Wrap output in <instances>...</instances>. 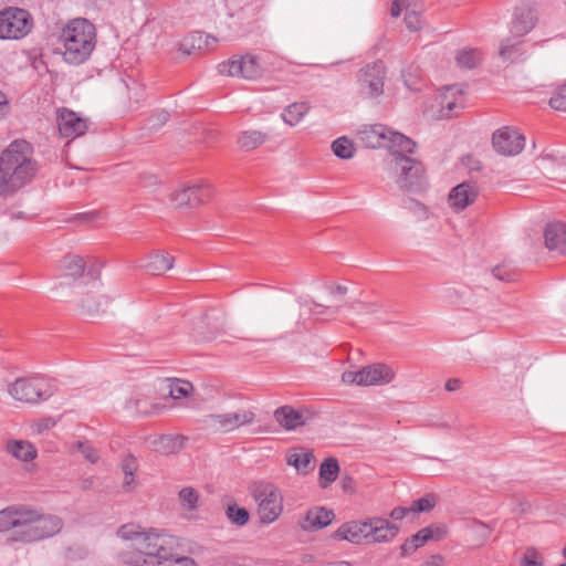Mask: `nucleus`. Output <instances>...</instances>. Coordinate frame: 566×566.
<instances>
[{
    "label": "nucleus",
    "instance_id": "f257e3e1",
    "mask_svg": "<svg viewBox=\"0 0 566 566\" xmlns=\"http://www.w3.org/2000/svg\"><path fill=\"white\" fill-rule=\"evenodd\" d=\"M63 528L61 517L44 514L30 505L14 504L0 511V532L11 531L10 539L34 543L59 534Z\"/></svg>",
    "mask_w": 566,
    "mask_h": 566
},
{
    "label": "nucleus",
    "instance_id": "f03ea898",
    "mask_svg": "<svg viewBox=\"0 0 566 566\" xmlns=\"http://www.w3.org/2000/svg\"><path fill=\"white\" fill-rule=\"evenodd\" d=\"M38 172L33 148L25 140H13L0 153V197L15 195L29 185Z\"/></svg>",
    "mask_w": 566,
    "mask_h": 566
},
{
    "label": "nucleus",
    "instance_id": "7ed1b4c3",
    "mask_svg": "<svg viewBox=\"0 0 566 566\" xmlns=\"http://www.w3.org/2000/svg\"><path fill=\"white\" fill-rule=\"evenodd\" d=\"M63 60L71 65H80L91 56L96 45V31L86 19H74L62 30L60 35Z\"/></svg>",
    "mask_w": 566,
    "mask_h": 566
},
{
    "label": "nucleus",
    "instance_id": "20e7f679",
    "mask_svg": "<svg viewBox=\"0 0 566 566\" xmlns=\"http://www.w3.org/2000/svg\"><path fill=\"white\" fill-rule=\"evenodd\" d=\"M388 165L400 189L417 192L423 188L426 179L421 163L406 155H396Z\"/></svg>",
    "mask_w": 566,
    "mask_h": 566
},
{
    "label": "nucleus",
    "instance_id": "39448f33",
    "mask_svg": "<svg viewBox=\"0 0 566 566\" xmlns=\"http://www.w3.org/2000/svg\"><path fill=\"white\" fill-rule=\"evenodd\" d=\"M250 492L258 502V514L264 524L273 523L279 518L283 510V496L281 491L268 482H253Z\"/></svg>",
    "mask_w": 566,
    "mask_h": 566
},
{
    "label": "nucleus",
    "instance_id": "423d86ee",
    "mask_svg": "<svg viewBox=\"0 0 566 566\" xmlns=\"http://www.w3.org/2000/svg\"><path fill=\"white\" fill-rule=\"evenodd\" d=\"M8 391L15 400L27 403H38L53 396L54 384L42 377L18 378L9 385Z\"/></svg>",
    "mask_w": 566,
    "mask_h": 566
},
{
    "label": "nucleus",
    "instance_id": "0eeeda50",
    "mask_svg": "<svg viewBox=\"0 0 566 566\" xmlns=\"http://www.w3.org/2000/svg\"><path fill=\"white\" fill-rule=\"evenodd\" d=\"M32 27L31 14L24 9L10 7L0 11V40H20Z\"/></svg>",
    "mask_w": 566,
    "mask_h": 566
},
{
    "label": "nucleus",
    "instance_id": "6e6552de",
    "mask_svg": "<svg viewBox=\"0 0 566 566\" xmlns=\"http://www.w3.org/2000/svg\"><path fill=\"white\" fill-rule=\"evenodd\" d=\"M255 413L250 409H239L234 412L209 415L205 419L208 428L216 432H231L242 426L252 424L255 421Z\"/></svg>",
    "mask_w": 566,
    "mask_h": 566
},
{
    "label": "nucleus",
    "instance_id": "1a4fd4ad",
    "mask_svg": "<svg viewBox=\"0 0 566 566\" xmlns=\"http://www.w3.org/2000/svg\"><path fill=\"white\" fill-rule=\"evenodd\" d=\"M220 74L228 76H240L245 80H255L263 73V67L259 60L251 54L243 56H233L218 65Z\"/></svg>",
    "mask_w": 566,
    "mask_h": 566
},
{
    "label": "nucleus",
    "instance_id": "9d476101",
    "mask_svg": "<svg viewBox=\"0 0 566 566\" xmlns=\"http://www.w3.org/2000/svg\"><path fill=\"white\" fill-rule=\"evenodd\" d=\"M386 67L381 61L367 64L359 72L358 83L361 94L367 97H377L384 92Z\"/></svg>",
    "mask_w": 566,
    "mask_h": 566
},
{
    "label": "nucleus",
    "instance_id": "9b49d317",
    "mask_svg": "<svg viewBox=\"0 0 566 566\" xmlns=\"http://www.w3.org/2000/svg\"><path fill=\"white\" fill-rule=\"evenodd\" d=\"M492 144L496 153L504 156H515L524 149L525 138L517 130L503 127L493 134Z\"/></svg>",
    "mask_w": 566,
    "mask_h": 566
},
{
    "label": "nucleus",
    "instance_id": "f8f14e48",
    "mask_svg": "<svg viewBox=\"0 0 566 566\" xmlns=\"http://www.w3.org/2000/svg\"><path fill=\"white\" fill-rule=\"evenodd\" d=\"M213 195V189L209 184H199L186 187L171 195V202L178 207H195L207 202Z\"/></svg>",
    "mask_w": 566,
    "mask_h": 566
},
{
    "label": "nucleus",
    "instance_id": "ddd939ff",
    "mask_svg": "<svg viewBox=\"0 0 566 566\" xmlns=\"http://www.w3.org/2000/svg\"><path fill=\"white\" fill-rule=\"evenodd\" d=\"M57 129L64 138H76L83 136L88 127L87 120L80 117L75 112L62 108L56 116Z\"/></svg>",
    "mask_w": 566,
    "mask_h": 566
},
{
    "label": "nucleus",
    "instance_id": "4468645a",
    "mask_svg": "<svg viewBox=\"0 0 566 566\" xmlns=\"http://www.w3.org/2000/svg\"><path fill=\"white\" fill-rule=\"evenodd\" d=\"M315 412L308 408L294 409L283 406L274 411L275 420L286 430H295L314 419Z\"/></svg>",
    "mask_w": 566,
    "mask_h": 566
},
{
    "label": "nucleus",
    "instance_id": "2eb2a0df",
    "mask_svg": "<svg viewBox=\"0 0 566 566\" xmlns=\"http://www.w3.org/2000/svg\"><path fill=\"white\" fill-rule=\"evenodd\" d=\"M390 128L381 124L364 125L357 132V139L366 148L387 147L390 144Z\"/></svg>",
    "mask_w": 566,
    "mask_h": 566
},
{
    "label": "nucleus",
    "instance_id": "dca6fc26",
    "mask_svg": "<svg viewBox=\"0 0 566 566\" xmlns=\"http://www.w3.org/2000/svg\"><path fill=\"white\" fill-rule=\"evenodd\" d=\"M399 532L396 524L386 518H367V543H387L392 541Z\"/></svg>",
    "mask_w": 566,
    "mask_h": 566
},
{
    "label": "nucleus",
    "instance_id": "f3484780",
    "mask_svg": "<svg viewBox=\"0 0 566 566\" xmlns=\"http://www.w3.org/2000/svg\"><path fill=\"white\" fill-rule=\"evenodd\" d=\"M332 537L338 541H347L353 544L367 543V520L360 522H346L333 533Z\"/></svg>",
    "mask_w": 566,
    "mask_h": 566
},
{
    "label": "nucleus",
    "instance_id": "a211bd4d",
    "mask_svg": "<svg viewBox=\"0 0 566 566\" xmlns=\"http://www.w3.org/2000/svg\"><path fill=\"white\" fill-rule=\"evenodd\" d=\"M87 276L91 277V290L85 294L82 300V308L90 315L99 312L101 307L107 303L105 296L99 294L101 282L98 280V272L90 269Z\"/></svg>",
    "mask_w": 566,
    "mask_h": 566
},
{
    "label": "nucleus",
    "instance_id": "6ab92c4d",
    "mask_svg": "<svg viewBox=\"0 0 566 566\" xmlns=\"http://www.w3.org/2000/svg\"><path fill=\"white\" fill-rule=\"evenodd\" d=\"M334 517L335 514L332 510H327L323 506H316L306 512L300 522V526L302 530L307 532L321 530L328 526L333 522Z\"/></svg>",
    "mask_w": 566,
    "mask_h": 566
},
{
    "label": "nucleus",
    "instance_id": "aec40b11",
    "mask_svg": "<svg viewBox=\"0 0 566 566\" xmlns=\"http://www.w3.org/2000/svg\"><path fill=\"white\" fill-rule=\"evenodd\" d=\"M361 386H381L395 378V371L386 364H373L363 368Z\"/></svg>",
    "mask_w": 566,
    "mask_h": 566
},
{
    "label": "nucleus",
    "instance_id": "412c9836",
    "mask_svg": "<svg viewBox=\"0 0 566 566\" xmlns=\"http://www.w3.org/2000/svg\"><path fill=\"white\" fill-rule=\"evenodd\" d=\"M545 245L549 251L566 255V223L551 222L544 230Z\"/></svg>",
    "mask_w": 566,
    "mask_h": 566
},
{
    "label": "nucleus",
    "instance_id": "4be33fe9",
    "mask_svg": "<svg viewBox=\"0 0 566 566\" xmlns=\"http://www.w3.org/2000/svg\"><path fill=\"white\" fill-rule=\"evenodd\" d=\"M536 17L530 7H517L511 22V33L516 36L527 34L535 25Z\"/></svg>",
    "mask_w": 566,
    "mask_h": 566
},
{
    "label": "nucleus",
    "instance_id": "5701e85b",
    "mask_svg": "<svg viewBox=\"0 0 566 566\" xmlns=\"http://www.w3.org/2000/svg\"><path fill=\"white\" fill-rule=\"evenodd\" d=\"M478 197L475 186L462 182L454 187L449 193V203L455 210H462L473 203Z\"/></svg>",
    "mask_w": 566,
    "mask_h": 566
},
{
    "label": "nucleus",
    "instance_id": "b1692460",
    "mask_svg": "<svg viewBox=\"0 0 566 566\" xmlns=\"http://www.w3.org/2000/svg\"><path fill=\"white\" fill-rule=\"evenodd\" d=\"M463 104L462 91L457 86H448L439 97L440 111L443 116L452 117Z\"/></svg>",
    "mask_w": 566,
    "mask_h": 566
},
{
    "label": "nucleus",
    "instance_id": "393cba45",
    "mask_svg": "<svg viewBox=\"0 0 566 566\" xmlns=\"http://www.w3.org/2000/svg\"><path fill=\"white\" fill-rule=\"evenodd\" d=\"M174 262L175 259L172 255L166 252L156 251L147 258L146 262L142 266L147 273L160 275L170 270Z\"/></svg>",
    "mask_w": 566,
    "mask_h": 566
},
{
    "label": "nucleus",
    "instance_id": "a878e982",
    "mask_svg": "<svg viewBox=\"0 0 566 566\" xmlns=\"http://www.w3.org/2000/svg\"><path fill=\"white\" fill-rule=\"evenodd\" d=\"M270 135L266 132L258 129H247L239 133L237 144L243 151H251L264 145L270 140Z\"/></svg>",
    "mask_w": 566,
    "mask_h": 566
},
{
    "label": "nucleus",
    "instance_id": "bb28decb",
    "mask_svg": "<svg viewBox=\"0 0 566 566\" xmlns=\"http://www.w3.org/2000/svg\"><path fill=\"white\" fill-rule=\"evenodd\" d=\"M388 138L390 139V144H388L386 148L390 149V158L396 155L412 153L416 147V143L412 139L398 132L391 130Z\"/></svg>",
    "mask_w": 566,
    "mask_h": 566
},
{
    "label": "nucleus",
    "instance_id": "cd10ccee",
    "mask_svg": "<svg viewBox=\"0 0 566 566\" xmlns=\"http://www.w3.org/2000/svg\"><path fill=\"white\" fill-rule=\"evenodd\" d=\"M500 55L504 61H510L511 63L523 61L525 59L523 42L506 39L501 45Z\"/></svg>",
    "mask_w": 566,
    "mask_h": 566
},
{
    "label": "nucleus",
    "instance_id": "c85d7f7f",
    "mask_svg": "<svg viewBox=\"0 0 566 566\" xmlns=\"http://www.w3.org/2000/svg\"><path fill=\"white\" fill-rule=\"evenodd\" d=\"M7 450L10 454L21 461H31L36 457V449L33 444L23 440L9 442Z\"/></svg>",
    "mask_w": 566,
    "mask_h": 566
},
{
    "label": "nucleus",
    "instance_id": "c756f323",
    "mask_svg": "<svg viewBox=\"0 0 566 566\" xmlns=\"http://www.w3.org/2000/svg\"><path fill=\"white\" fill-rule=\"evenodd\" d=\"M339 473V464L337 459L327 458L325 459L319 467V479L321 486L327 488L331 483H333Z\"/></svg>",
    "mask_w": 566,
    "mask_h": 566
},
{
    "label": "nucleus",
    "instance_id": "7c9ffc66",
    "mask_svg": "<svg viewBox=\"0 0 566 566\" xmlns=\"http://www.w3.org/2000/svg\"><path fill=\"white\" fill-rule=\"evenodd\" d=\"M308 109L310 107L306 103H293L284 108L281 117L285 124L295 126L303 119Z\"/></svg>",
    "mask_w": 566,
    "mask_h": 566
},
{
    "label": "nucleus",
    "instance_id": "2f4dec72",
    "mask_svg": "<svg viewBox=\"0 0 566 566\" xmlns=\"http://www.w3.org/2000/svg\"><path fill=\"white\" fill-rule=\"evenodd\" d=\"M313 459L314 455L310 451H294L287 454L286 462L289 465L294 467L300 473L306 474L311 469Z\"/></svg>",
    "mask_w": 566,
    "mask_h": 566
},
{
    "label": "nucleus",
    "instance_id": "473e14b6",
    "mask_svg": "<svg viewBox=\"0 0 566 566\" xmlns=\"http://www.w3.org/2000/svg\"><path fill=\"white\" fill-rule=\"evenodd\" d=\"M61 266L65 276L73 279L80 277L85 271V262L78 255H66L63 258Z\"/></svg>",
    "mask_w": 566,
    "mask_h": 566
},
{
    "label": "nucleus",
    "instance_id": "72a5a7b5",
    "mask_svg": "<svg viewBox=\"0 0 566 566\" xmlns=\"http://www.w3.org/2000/svg\"><path fill=\"white\" fill-rule=\"evenodd\" d=\"M481 60L482 55L475 49H462L455 55L457 64L461 69L472 70L480 64Z\"/></svg>",
    "mask_w": 566,
    "mask_h": 566
},
{
    "label": "nucleus",
    "instance_id": "f704fd0d",
    "mask_svg": "<svg viewBox=\"0 0 566 566\" xmlns=\"http://www.w3.org/2000/svg\"><path fill=\"white\" fill-rule=\"evenodd\" d=\"M331 148L333 154L340 159H350L355 155V146L346 136L335 139Z\"/></svg>",
    "mask_w": 566,
    "mask_h": 566
},
{
    "label": "nucleus",
    "instance_id": "c9c22d12",
    "mask_svg": "<svg viewBox=\"0 0 566 566\" xmlns=\"http://www.w3.org/2000/svg\"><path fill=\"white\" fill-rule=\"evenodd\" d=\"M170 546V555L167 556L161 566H197L196 562L187 556H180L176 548L179 546V539L174 536V543ZM164 562V559L161 560Z\"/></svg>",
    "mask_w": 566,
    "mask_h": 566
},
{
    "label": "nucleus",
    "instance_id": "e433bc0d",
    "mask_svg": "<svg viewBox=\"0 0 566 566\" xmlns=\"http://www.w3.org/2000/svg\"><path fill=\"white\" fill-rule=\"evenodd\" d=\"M126 409L134 410L138 413L148 416L157 415L163 409L159 405H153L150 409L147 408V402L142 396L132 397L126 402Z\"/></svg>",
    "mask_w": 566,
    "mask_h": 566
},
{
    "label": "nucleus",
    "instance_id": "4c0bfd02",
    "mask_svg": "<svg viewBox=\"0 0 566 566\" xmlns=\"http://www.w3.org/2000/svg\"><path fill=\"white\" fill-rule=\"evenodd\" d=\"M185 438L182 436H163L158 440L157 450L166 454L175 453L184 447Z\"/></svg>",
    "mask_w": 566,
    "mask_h": 566
},
{
    "label": "nucleus",
    "instance_id": "58836bf2",
    "mask_svg": "<svg viewBox=\"0 0 566 566\" xmlns=\"http://www.w3.org/2000/svg\"><path fill=\"white\" fill-rule=\"evenodd\" d=\"M120 84L125 88L129 101L138 104L144 98V86L138 81L128 76L127 78H123Z\"/></svg>",
    "mask_w": 566,
    "mask_h": 566
},
{
    "label": "nucleus",
    "instance_id": "ea45409f",
    "mask_svg": "<svg viewBox=\"0 0 566 566\" xmlns=\"http://www.w3.org/2000/svg\"><path fill=\"white\" fill-rule=\"evenodd\" d=\"M446 534L447 530L443 526H428L417 532L413 535V541H418L423 545L429 539H441Z\"/></svg>",
    "mask_w": 566,
    "mask_h": 566
},
{
    "label": "nucleus",
    "instance_id": "a19ab883",
    "mask_svg": "<svg viewBox=\"0 0 566 566\" xmlns=\"http://www.w3.org/2000/svg\"><path fill=\"white\" fill-rule=\"evenodd\" d=\"M166 388L168 389V395L172 399H180L187 397L192 390V385L189 381L182 380H168Z\"/></svg>",
    "mask_w": 566,
    "mask_h": 566
},
{
    "label": "nucleus",
    "instance_id": "79ce46f5",
    "mask_svg": "<svg viewBox=\"0 0 566 566\" xmlns=\"http://www.w3.org/2000/svg\"><path fill=\"white\" fill-rule=\"evenodd\" d=\"M227 517L235 525L243 526L249 522L250 514L244 507L229 505L226 511Z\"/></svg>",
    "mask_w": 566,
    "mask_h": 566
},
{
    "label": "nucleus",
    "instance_id": "37998d69",
    "mask_svg": "<svg viewBox=\"0 0 566 566\" xmlns=\"http://www.w3.org/2000/svg\"><path fill=\"white\" fill-rule=\"evenodd\" d=\"M520 566H544L543 555L533 546L525 549Z\"/></svg>",
    "mask_w": 566,
    "mask_h": 566
},
{
    "label": "nucleus",
    "instance_id": "c03bdc74",
    "mask_svg": "<svg viewBox=\"0 0 566 566\" xmlns=\"http://www.w3.org/2000/svg\"><path fill=\"white\" fill-rule=\"evenodd\" d=\"M437 504L436 496L432 494H427L413 502L410 506L412 513H423L431 511Z\"/></svg>",
    "mask_w": 566,
    "mask_h": 566
},
{
    "label": "nucleus",
    "instance_id": "a18cd8bd",
    "mask_svg": "<svg viewBox=\"0 0 566 566\" xmlns=\"http://www.w3.org/2000/svg\"><path fill=\"white\" fill-rule=\"evenodd\" d=\"M179 499L185 507L193 510L197 506L198 493L192 488H184L179 492Z\"/></svg>",
    "mask_w": 566,
    "mask_h": 566
},
{
    "label": "nucleus",
    "instance_id": "49530a36",
    "mask_svg": "<svg viewBox=\"0 0 566 566\" xmlns=\"http://www.w3.org/2000/svg\"><path fill=\"white\" fill-rule=\"evenodd\" d=\"M549 105L556 111L566 112V83L551 97Z\"/></svg>",
    "mask_w": 566,
    "mask_h": 566
},
{
    "label": "nucleus",
    "instance_id": "de8ad7c7",
    "mask_svg": "<svg viewBox=\"0 0 566 566\" xmlns=\"http://www.w3.org/2000/svg\"><path fill=\"white\" fill-rule=\"evenodd\" d=\"M170 115L167 111L165 109H160L156 113H154L149 118H148V127L150 129H159L161 128L169 119Z\"/></svg>",
    "mask_w": 566,
    "mask_h": 566
},
{
    "label": "nucleus",
    "instance_id": "09e8293b",
    "mask_svg": "<svg viewBox=\"0 0 566 566\" xmlns=\"http://www.w3.org/2000/svg\"><path fill=\"white\" fill-rule=\"evenodd\" d=\"M348 307L353 310L356 314H373L377 312V304L375 303H364L361 301H354L348 304Z\"/></svg>",
    "mask_w": 566,
    "mask_h": 566
},
{
    "label": "nucleus",
    "instance_id": "8fccbe9b",
    "mask_svg": "<svg viewBox=\"0 0 566 566\" xmlns=\"http://www.w3.org/2000/svg\"><path fill=\"white\" fill-rule=\"evenodd\" d=\"M102 219V213L98 210H92L75 214L72 220L81 224H90Z\"/></svg>",
    "mask_w": 566,
    "mask_h": 566
},
{
    "label": "nucleus",
    "instance_id": "3c124183",
    "mask_svg": "<svg viewBox=\"0 0 566 566\" xmlns=\"http://www.w3.org/2000/svg\"><path fill=\"white\" fill-rule=\"evenodd\" d=\"M77 449L87 461H90L91 463L97 462L98 454H97L96 450L90 443L78 442Z\"/></svg>",
    "mask_w": 566,
    "mask_h": 566
},
{
    "label": "nucleus",
    "instance_id": "603ef678",
    "mask_svg": "<svg viewBox=\"0 0 566 566\" xmlns=\"http://www.w3.org/2000/svg\"><path fill=\"white\" fill-rule=\"evenodd\" d=\"M122 470L130 481H134V473L137 470L136 459L133 455H127L122 462Z\"/></svg>",
    "mask_w": 566,
    "mask_h": 566
},
{
    "label": "nucleus",
    "instance_id": "864d4df0",
    "mask_svg": "<svg viewBox=\"0 0 566 566\" xmlns=\"http://www.w3.org/2000/svg\"><path fill=\"white\" fill-rule=\"evenodd\" d=\"M405 23L410 31H418L421 28V20L416 11H407L405 14Z\"/></svg>",
    "mask_w": 566,
    "mask_h": 566
},
{
    "label": "nucleus",
    "instance_id": "5fc2aeb1",
    "mask_svg": "<svg viewBox=\"0 0 566 566\" xmlns=\"http://www.w3.org/2000/svg\"><path fill=\"white\" fill-rule=\"evenodd\" d=\"M363 377H364V374H363V368H361L360 370H357V371H353V370L345 371L342 375V380L346 384H356L358 386H361Z\"/></svg>",
    "mask_w": 566,
    "mask_h": 566
},
{
    "label": "nucleus",
    "instance_id": "6e6d98bb",
    "mask_svg": "<svg viewBox=\"0 0 566 566\" xmlns=\"http://www.w3.org/2000/svg\"><path fill=\"white\" fill-rule=\"evenodd\" d=\"M422 544H420V542L418 541H413V535L411 536V538L407 539L402 545H401V556L406 557V556H409L410 554H412L413 552H416V549L418 547H420Z\"/></svg>",
    "mask_w": 566,
    "mask_h": 566
},
{
    "label": "nucleus",
    "instance_id": "4d7b16f0",
    "mask_svg": "<svg viewBox=\"0 0 566 566\" xmlns=\"http://www.w3.org/2000/svg\"><path fill=\"white\" fill-rule=\"evenodd\" d=\"M441 297L443 301L454 304L460 300V293L454 287H446L442 290Z\"/></svg>",
    "mask_w": 566,
    "mask_h": 566
},
{
    "label": "nucleus",
    "instance_id": "13d9d810",
    "mask_svg": "<svg viewBox=\"0 0 566 566\" xmlns=\"http://www.w3.org/2000/svg\"><path fill=\"white\" fill-rule=\"evenodd\" d=\"M301 305H306L308 306L310 311H311V314L312 315H319L323 313V310H326L327 307L311 300V301H301L300 302Z\"/></svg>",
    "mask_w": 566,
    "mask_h": 566
},
{
    "label": "nucleus",
    "instance_id": "bf43d9fd",
    "mask_svg": "<svg viewBox=\"0 0 566 566\" xmlns=\"http://www.w3.org/2000/svg\"><path fill=\"white\" fill-rule=\"evenodd\" d=\"M412 513L411 507L398 506L390 512V517L399 521L402 520L407 514Z\"/></svg>",
    "mask_w": 566,
    "mask_h": 566
},
{
    "label": "nucleus",
    "instance_id": "052dcab7",
    "mask_svg": "<svg viewBox=\"0 0 566 566\" xmlns=\"http://www.w3.org/2000/svg\"><path fill=\"white\" fill-rule=\"evenodd\" d=\"M326 289L333 296H344L347 293V287L344 285H327Z\"/></svg>",
    "mask_w": 566,
    "mask_h": 566
},
{
    "label": "nucleus",
    "instance_id": "680f3d73",
    "mask_svg": "<svg viewBox=\"0 0 566 566\" xmlns=\"http://www.w3.org/2000/svg\"><path fill=\"white\" fill-rule=\"evenodd\" d=\"M492 274L499 281H510V275L505 272L503 266H500V265L495 266L492 270Z\"/></svg>",
    "mask_w": 566,
    "mask_h": 566
},
{
    "label": "nucleus",
    "instance_id": "e2e57ef3",
    "mask_svg": "<svg viewBox=\"0 0 566 566\" xmlns=\"http://www.w3.org/2000/svg\"><path fill=\"white\" fill-rule=\"evenodd\" d=\"M462 381L459 378H450L447 380L444 388L448 391H457L461 388Z\"/></svg>",
    "mask_w": 566,
    "mask_h": 566
},
{
    "label": "nucleus",
    "instance_id": "0e129e2a",
    "mask_svg": "<svg viewBox=\"0 0 566 566\" xmlns=\"http://www.w3.org/2000/svg\"><path fill=\"white\" fill-rule=\"evenodd\" d=\"M443 558L440 555L431 556L430 560L426 563L424 566H442Z\"/></svg>",
    "mask_w": 566,
    "mask_h": 566
},
{
    "label": "nucleus",
    "instance_id": "69168bd1",
    "mask_svg": "<svg viewBox=\"0 0 566 566\" xmlns=\"http://www.w3.org/2000/svg\"><path fill=\"white\" fill-rule=\"evenodd\" d=\"M401 13V6L398 0H395L391 4L390 14L394 18H398Z\"/></svg>",
    "mask_w": 566,
    "mask_h": 566
},
{
    "label": "nucleus",
    "instance_id": "338daca9",
    "mask_svg": "<svg viewBox=\"0 0 566 566\" xmlns=\"http://www.w3.org/2000/svg\"><path fill=\"white\" fill-rule=\"evenodd\" d=\"M8 109V102L6 95L0 91V115H3Z\"/></svg>",
    "mask_w": 566,
    "mask_h": 566
},
{
    "label": "nucleus",
    "instance_id": "774afa93",
    "mask_svg": "<svg viewBox=\"0 0 566 566\" xmlns=\"http://www.w3.org/2000/svg\"><path fill=\"white\" fill-rule=\"evenodd\" d=\"M353 479L352 478H344L342 480V486L345 491H349L352 490V486H353Z\"/></svg>",
    "mask_w": 566,
    "mask_h": 566
}]
</instances>
